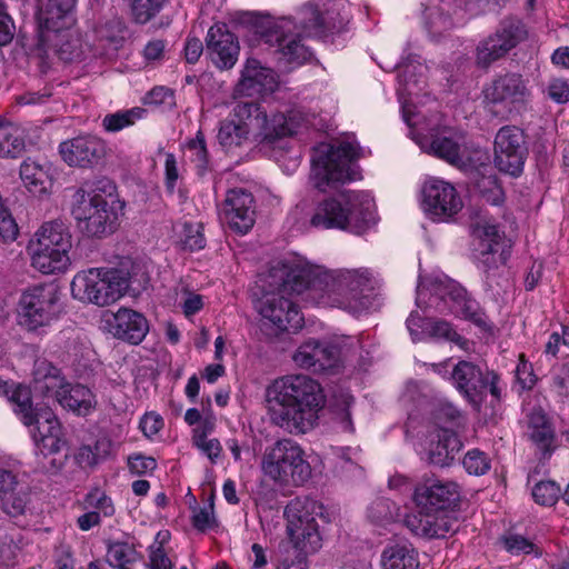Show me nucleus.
<instances>
[{
	"label": "nucleus",
	"instance_id": "f257e3e1",
	"mask_svg": "<svg viewBox=\"0 0 569 569\" xmlns=\"http://www.w3.org/2000/svg\"><path fill=\"white\" fill-rule=\"evenodd\" d=\"M272 277L273 281L292 280L298 291L305 288L298 280L310 277L316 305L341 308L353 315L373 307L380 287L378 276L368 268L327 270L308 263L278 268Z\"/></svg>",
	"mask_w": 569,
	"mask_h": 569
},
{
	"label": "nucleus",
	"instance_id": "f03ea898",
	"mask_svg": "<svg viewBox=\"0 0 569 569\" xmlns=\"http://www.w3.org/2000/svg\"><path fill=\"white\" fill-rule=\"evenodd\" d=\"M270 421L290 435H305L315 428L326 397L320 383L308 375H286L266 389Z\"/></svg>",
	"mask_w": 569,
	"mask_h": 569
},
{
	"label": "nucleus",
	"instance_id": "7ed1b4c3",
	"mask_svg": "<svg viewBox=\"0 0 569 569\" xmlns=\"http://www.w3.org/2000/svg\"><path fill=\"white\" fill-rule=\"evenodd\" d=\"M339 10L333 0L321 3H306L299 9L295 20L282 18L261 31V40L276 47L279 60L292 67L309 61L312 52L301 42V36L322 37L333 32L340 23Z\"/></svg>",
	"mask_w": 569,
	"mask_h": 569
},
{
	"label": "nucleus",
	"instance_id": "20e7f679",
	"mask_svg": "<svg viewBox=\"0 0 569 569\" xmlns=\"http://www.w3.org/2000/svg\"><path fill=\"white\" fill-rule=\"evenodd\" d=\"M297 266H308V263L301 261L278 262L260 279L263 295L258 302V311L260 316L269 321L278 331H297L302 328L303 316L295 300L296 296L302 295L306 301L316 303V298H313L310 292L312 280L310 277L298 280L305 284V288L299 291L295 290V282L292 280L287 281L288 279H283V281H273L272 274L276 269Z\"/></svg>",
	"mask_w": 569,
	"mask_h": 569
},
{
	"label": "nucleus",
	"instance_id": "39448f33",
	"mask_svg": "<svg viewBox=\"0 0 569 569\" xmlns=\"http://www.w3.org/2000/svg\"><path fill=\"white\" fill-rule=\"evenodd\" d=\"M284 517L295 557L282 559L279 569H307V556L322 546L317 518H325V507L316 499L299 497L286 506Z\"/></svg>",
	"mask_w": 569,
	"mask_h": 569
},
{
	"label": "nucleus",
	"instance_id": "423d86ee",
	"mask_svg": "<svg viewBox=\"0 0 569 569\" xmlns=\"http://www.w3.org/2000/svg\"><path fill=\"white\" fill-rule=\"evenodd\" d=\"M376 223L372 198L362 191L345 190L337 198L320 201L310 218L317 229H341L363 233Z\"/></svg>",
	"mask_w": 569,
	"mask_h": 569
},
{
	"label": "nucleus",
	"instance_id": "0eeeda50",
	"mask_svg": "<svg viewBox=\"0 0 569 569\" xmlns=\"http://www.w3.org/2000/svg\"><path fill=\"white\" fill-rule=\"evenodd\" d=\"M360 157L362 150L356 141L346 139L320 144L312 158L311 178L315 187L325 192L338 183L355 180L357 172L353 162Z\"/></svg>",
	"mask_w": 569,
	"mask_h": 569
},
{
	"label": "nucleus",
	"instance_id": "6e6552de",
	"mask_svg": "<svg viewBox=\"0 0 569 569\" xmlns=\"http://www.w3.org/2000/svg\"><path fill=\"white\" fill-rule=\"evenodd\" d=\"M72 236L62 220L43 222L29 242L31 266L43 274L66 271Z\"/></svg>",
	"mask_w": 569,
	"mask_h": 569
},
{
	"label": "nucleus",
	"instance_id": "1a4fd4ad",
	"mask_svg": "<svg viewBox=\"0 0 569 569\" xmlns=\"http://www.w3.org/2000/svg\"><path fill=\"white\" fill-rule=\"evenodd\" d=\"M130 286V274L122 268H89L76 273L71 281L74 299L98 307L118 301Z\"/></svg>",
	"mask_w": 569,
	"mask_h": 569
},
{
	"label": "nucleus",
	"instance_id": "9d476101",
	"mask_svg": "<svg viewBox=\"0 0 569 569\" xmlns=\"http://www.w3.org/2000/svg\"><path fill=\"white\" fill-rule=\"evenodd\" d=\"M71 214L83 234L102 238L116 231L118 206L111 193L79 188L72 196Z\"/></svg>",
	"mask_w": 569,
	"mask_h": 569
},
{
	"label": "nucleus",
	"instance_id": "9b49d317",
	"mask_svg": "<svg viewBox=\"0 0 569 569\" xmlns=\"http://www.w3.org/2000/svg\"><path fill=\"white\" fill-rule=\"evenodd\" d=\"M261 471L278 486H302L311 477V466L303 449L291 439H281L266 448Z\"/></svg>",
	"mask_w": 569,
	"mask_h": 569
},
{
	"label": "nucleus",
	"instance_id": "f8f14e48",
	"mask_svg": "<svg viewBox=\"0 0 569 569\" xmlns=\"http://www.w3.org/2000/svg\"><path fill=\"white\" fill-rule=\"evenodd\" d=\"M18 323L28 331L49 327L61 312V291L54 282L26 288L18 302Z\"/></svg>",
	"mask_w": 569,
	"mask_h": 569
},
{
	"label": "nucleus",
	"instance_id": "ddd939ff",
	"mask_svg": "<svg viewBox=\"0 0 569 569\" xmlns=\"http://www.w3.org/2000/svg\"><path fill=\"white\" fill-rule=\"evenodd\" d=\"M529 81L518 72L496 76L483 89L488 110L501 118L520 112L531 100Z\"/></svg>",
	"mask_w": 569,
	"mask_h": 569
},
{
	"label": "nucleus",
	"instance_id": "4468645a",
	"mask_svg": "<svg viewBox=\"0 0 569 569\" xmlns=\"http://www.w3.org/2000/svg\"><path fill=\"white\" fill-rule=\"evenodd\" d=\"M451 380L476 410H480L488 391L496 400L501 398L500 377L495 371H483L473 362L459 361L452 369Z\"/></svg>",
	"mask_w": 569,
	"mask_h": 569
},
{
	"label": "nucleus",
	"instance_id": "2eb2a0df",
	"mask_svg": "<svg viewBox=\"0 0 569 569\" xmlns=\"http://www.w3.org/2000/svg\"><path fill=\"white\" fill-rule=\"evenodd\" d=\"M525 24L513 18L503 19L496 31L479 42L476 49V62L481 68H488L516 48L525 38Z\"/></svg>",
	"mask_w": 569,
	"mask_h": 569
},
{
	"label": "nucleus",
	"instance_id": "dca6fc26",
	"mask_svg": "<svg viewBox=\"0 0 569 569\" xmlns=\"http://www.w3.org/2000/svg\"><path fill=\"white\" fill-rule=\"evenodd\" d=\"M525 134L516 126H503L495 137V164L499 171L518 177L525 164Z\"/></svg>",
	"mask_w": 569,
	"mask_h": 569
},
{
	"label": "nucleus",
	"instance_id": "f3484780",
	"mask_svg": "<svg viewBox=\"0 0 569 569\" xmlns=\"http://www.w3.org/2000/svg\"><path fill=\"white\" fill-rule=\"evenodd\" d=\"M462 206V199L451 183L437 178L423 183L422 208L433 221H448Z\"/></svg>",
	"mask_w": 569,
	"mask_h": 569
},
{
	"label": "nucleus",
	"instance_id": "a211bd4d",
	"mask_svg": "<svg viewBox=\"0 0 569 569\" xmlns=\"http://www.w3.org/2000/svg\"><path fill=\"white\" fill-rule=\"evenodd\" d=\"M412 499L419 510L448 512L460 499V487L451 480L423 478L415 487Z\"/></svg>",
	"mask_w": 569,
	"mask_h": 569
},
{
	"label": "nucleus",
	"instance_id": "6ab92c4d",
	"mask_svg": "<svg viewBox=\"0 0 569 569\" xmlns=\"http://www.w3.org/2000/svg\"><path fill=\"white\" fill-rule=\"evenodd\" d=\"M59 153L69 167L91 169L104 159L107 143L97 136L81 134L62 141Z\"/></svg>",
	"mask_w": 569,
	"mask_h": 569
},
{
	"label": "nucleus",
	"instance_id": "aec40b11",
	"mask_svg": "<svg viewBox=\"0 0 569 569\" xmlns=\"http://www.w3.org/2000/svg\"><path fill=\"white\" fill-rule=\"evenodd\" d=\"M345 353L339 342L310 339L298 347L292 360L302 369L322 372L338 367Z\"/></svg>",
	"mask_w": 569,
	"mask_h": 569
},
{
	"label": "nucleus",
	"instance_id": "412c9836",
	"mask_svg": "<svg viewBox=\"0 0 569 569\" xmlns=\"http://www.w3.org/2000/svg\"><path fill=\"white\" fill-rule=\"evenodd\" d=\"M220 214L230 229L241 234L247 233L256 220L252 193L242 188L229 190L221 204Z\"/></svg>",
	"mask_w": 569,
	"mask_h": 569
},
{
	"label": "nucleus",
	"instance_id": "4be33fe9",
	"mask_svg": "<svg viewBox=\"0 0 569 569\" xmlns=\"http://www.w3.org/2000/svg\"><path fill=\"white\" fill-rule=\"evenodd\" d=\"M206 50L212 63L223 70L231 69L236 64L240 46L226 23H216L208 30Z\"/></svg>",
	"mask_w": 569,
	"mask_h": 569
},
{
	"label": "nucleus",
	"instance_id": "5701e85b",
	"mask_svg": "<svg viewBox=\"0 0 569 569\" xmlns=\"http://www.w3.org/2000/svg\"><path fill=\"white\" fill-rule=\"evenodd\" d=\"M451 302H440L437 306V312L440 315H452L457 318L467 320L477 326L482 331L491 330V322L480 307L462 286L451 287Z\"/></svg>",
	"mask_w": 569,
	"mask_h": 569
},
{
	"label": "nucleus",
	"instance_id": "b1692460",
	"mask_svg": "<svg viewBox=\"0 0 569 569\" xmlns=\"http://www.w3.org/2000/svg\"><path fill=\"white\" fill-rule=\"evenodd\" d=\"M277 73L263 67L257 59H248L234 88L240 97H258L272 93L278 88Z\"/></svg>",
	"mask_w": 569,
	"mask_h": 569
},
{
	"label": "nucleus",
	"instance_id": "393cba45",
	"mask_svg": "<svg viewBox=\"0 0 569 569\" xmlns=\"http://www.w3.org/2000/svg\"><path fill=\"white\" fill-rule=\"evenodd\" d=\"M461 446L457 433L446 428H432L422 442L427 461L438 467L449 466L460 451Z\"/></svg>",
	"mask_w": 569,
	"mask_h": 569
},
{
	"label": "nucleus",
	"instance_id": "a878e982",
	"mask_svg": "<svg viewBox=\"0 0 569 569\" xmlns=\"http://www.w3.org/2000/svg\"><path fill=\"white\" fill-rule=\"evenodd\" d=\"M407 528L417 537L427 539L445 538L458 528L457 518L448 512L419 510L405 519Z\"/></svg>",
	"mask_w": 569,
	"mask_h": 569
},
{
	"label": "nucleus",
	"instance_id": "bb28decb",
	"mask_svg": "<svg viewBox=\"0 0 569 569\" xmlns=\"http://www.w3.org/2000/svg\"><path fill=\"white\" fill-rule=\"evenodd\" d=\"M32 426H34L32 437L40 453L47 456L61 450L64 443L61 438V425L50 408H38Z\"/></svg>",
	"mask_w": 569,
	"mask_h": 569
},
{
	"label": "nucleus",
	"instance_id": "cd10ccee",
	"mask_svg": "<svg viewBox=\"0 0 569 569\" xmlns=\"http://www.w3.org/2000/svg\"><path fill=\"white\" fill-rule=\"evenodd\" d=\"M107 323L109 331L117 339L131 345H139L149 330L144 316L128 308H120L112 313Z\"/></svg>",
	"mask_w": 569,
	"mask_h": 569
},
{
	"label": "nucleus",
	"instance_id": "c85d7f7f",
	"mask_svg": "<svg viewBox=\"0 0 569 569\" xmlns=\"http://www.w3.org/2000/svg\"><path fill=\"white\" fill-rule=\"evenodd\" d=\"M67 383L61 370L46 359H37L32 370V388L34 392L57 399Z\"/></svg>",
	"mask_w": 569,
	"mask_h": 569
},
{
	"label": "nucleus",
	"instance_id": "c756f323",
	"mask_svg": "<svg viewBox=\"0 0 569 569\" xmlns=\"http://www.w3.org/2000/svg\"><path fill=\"white\" fill-rule=\"evenodd\" d=\"M461 286L457 281L446 276H433L421 278L417 287V301L418 303L425 302L428 297V307L437 311V306L440 302L449 305L451 302V287Z\"/></svg>",
	"mask_w": 569,
	"mask_h": 569
},
{
	"label": "nucleus",
	"instance_id": "7c9ffc66",
	"mask_svg": "<svg viewBox=\"0 0 569 569\" xmlns=\"http://www.w3.org/2000/svg\"><path fill=\"white\" fill-rule=\"evenodd\" d=\"M56 400L62 408L83 417L97 407L96 396L88 387L68 381Z\"/></svg>",
	"mask_w": 569,
	"mask_h": 569
},
{
	"label": "nucleus",
	"instance_id": "2f4dec72",
	"mask_svg": "<svg viewBox=\"0 0 569 569\" xmlns=\"http://www.w3.org/2000/svg\"><path fill=\"white\" fill-rule=\"evenodd\" d=\"M229 119L246 126L250 132L268 137L271 134L269 121L264 111L253 101H240L234 107Z\"/></svg>",
	"mask_w": 569,
	"mask_h": 569
},
{
	"label": "nucleus",
	"instance_id": "473e14b6",
	"mask_svg": "<svg viewBox=\"0 0 569 569\" xmlns=\"http://www.w3.org/2000/svg\"><path fill=\"white\" fill-rule=\"evenodd\" d=\"M77 0H49L47 9L39 13V24L44 32H59L69 24V13Z\"/></svg>",
	"mask_w": 569,
	"mask_h": 569
},
{
	"label": "nucleus",
	"instance_id": "72a5a7b5",
	"mask_svg": "<svg viewBox=\"0 0 569 569\" xmlns=\"http://www.w3.org/2000/svg\"><path fill=\"white\" fill-rule=\"evenodd\" d=\"M381 566L382 569H418V552L408 542L389 545L382 551Z\"/></svg>",
	"mask_w": 569,
	"mask_h": 569
},
{
	"label": "nucleus",
	"instance_id": "f704fd0d",
	"mask_svg": "<svg viewBox=\"0 0 569 569\" xmlns=\"http://www.w3.org/2000/svg\"><path fill=\"white\" fill-rule=\"evenodd\" d=\"M24 148L22 130L17 124L0 119V157L18 158Z\"/></svg>",
	"mask_w": 569,
	"mask_h": 569
},
{
	"label": "nucleus",
	"instance_id": "c9c22d12",
	"mask_svg": "<svg viewBox=\"0 0 569 569\" xmlns=\"http://www.w3.org/2000/svg\"><path fill=\"white\" fill-rule=\"evenodd\" d=\"M20 177L32 192H46L51 184L48 168L30 158L21 163Z\"/></svg>",
	"mask_w": 569,
	"mask_h": 569
},
{
	"label": "nucleus",
	"instance_id": "e433bc0d",
	"mask_svg": "<svg viewBox=\"0 0 569 569\" xmlns=\"http://www.w3.org/2000/svg\"><path fill=\"white\" fill-rule=\"evenodd\" d=\"M178 244L188 251H198L204 248L206 238L203 224L197 221H181L176 226Z\"/></svg>",
	"mask_w": 569,
	"mask_h": 569
},
{
	"label": "nucleus",
	"instance_id": "4c0bfd02",
	"mask_svg": "<svg viewBox=\"0 0 569 569\" xmlns=\"http://www.w3.org/2000/svg\"><path fill=\"white\" fill-rule=\"evenodd\" d=\"M147 111L141 107H133L127 110H119L109 113L102 119V127L108 132H118L127 127L133 126L138 120L146 117Z\"/></svg>",
	"mask_w": 569,
	"mask_h": 569
},
{
	"label": "nucleus",
	"instance_id": "58836bf2",
	"mask_svg": "<svg viewBox=\"0 0 569 569\" xmlns=\"http://www.w3.org/2000/svg\"><path fill=\"white\" fill-rule=\"evenodd\" d=\"M250 133L246 126L236 123L234 119H227L221 122L218 140L224 149L230 150L247 141Z\"/></svg>",
	"mask_w": 569,
	"mask_h": 569
},
{
	"label": "nucleus",
	"instance_id": "ea45409f",
	"mask_svg": "<svg viewBox=\"0 0 569 569\" xmlns=\"http://www.w3.org/2000/svg\"><path fill=\"white\" fill-rule=\"evenodd\" d=\"M133 22L146 24L163 9L167 0H124Z\"/></svg>",
	"mask_w": 569,
	"mask_h": 569
},
{
	"label": "nucleus",
	"instance_id": "a19ab883",
	"mask_svg": "<svg viewBox=\"0 0 569 569\" xmlns=\"http://www.w3.org/2000/svg\"><path fill=\"white\" fill-rule=\"evenodd\" d=\"M96 36L101 41H107L118 48L126 38L127 26L123 19L111 17L96 27Z\"/></svg>",
	"mask_w": 569,
	"mask_h": 569
},
{
	"label": "nucleus",
	"instance_id": "79ce46f5",
	"mask_svg": "<svg viewBox=\"0 0 569 569\" xmlns=\"http://www.w3.org/2000/svg\"><path fill=\"white\" fill-rule=\"evenodd\" d=\"M509 257L510 251L502 243H489L486 248H480L478 259L483 271L489 274L491 270L506 264Z\"/></svg>",
	"mask_w": 569,
	"mask_h": 569
},
{
	"label": "nucleus",
	"instance_id": "37998d69",
	"mask_svg": "<svg viewBox=\"0 0 569 569\" xmlns=\"http://www.w3.org/2000/svg\"><path fill=\"white\" fill-rule=\"evenodd\" d=\"M426 332L433 338L437 339H443L447 341H451L459 346L461 349H467L469 341L463 338L461 335H459L453 326L446 321L440 319H430L428 320Z\"/></svg>",
	"mask_w": 569,
	"mask_h": 569
},
{
	"label": "nucleus",
	"instance_id": "c03bdc74",
	"mask_svg": "<svg viewBox=\"0 0 569 569\" xmlns=\"http://www.w3.org/2000/svg\"><path fill=\"white\" fill-rule=\"evenodd\" d=\"M10 400L14 405V412L20 416L21 421L31 427L38 408L32 407L30 390L27 387L18 386L12 391Z\"/></svg>",
	"mask_w": 569,
	"mask_h": 569
},
{
	"label": "nucleus",
	"instance_id": "a18cd8bd",
	"mask_svg": "<svg viewBox=\"0 0 569 569\" xmlns=\"http://www.w3.org/2000/svg\"><path fill=\"white\" fill-rule=\"evenodd\" d=\"M139 559V552L134 546L123 541H114L108 545L107 562L111 567L130 565Z\"/></svg>",
	"mask_w": 569,
	"mask_h": 569
},
{
	"label": "nucleus",
	"instance_id": "49530a36",
	"mask_svg": "<svg viewBox=\"0 0 569 569\" xmlns=\"http://www.w3.org/2000/svg\"><path fill=\"white\" fill-rule=\"evenodd\" d=\"M445 4L446 1H442V6L430 7L425 12V24L432 36H440L453 27L451 16L445 12Z\"/></svg>",
	"mask_w": 569,
	"mask_h": 569
},
{
	"label": "nucleus",
	"instance_id": "de8ad7c7",
	"mask_svg": "<svg viewBox=\"0 0 569 569\" xmlns=\"http://www.w3.org/2000/svg\"><path fill=\"white\" fill-rule=\"evenodd\" d=\"M429 148L435 156L450 163L461 161L460 143L452 137L437 136L432 139Z\"/></svg>",
	"mask_w": 569,
	"mask_h": 569
},
{
	"label": "nucleus",
	"instance_id": "09e8293b",
	"mask_svg": "<svg viewBox=\"0 0 569 569\" xmlns=\"http://www.w3.org/2000/svg\"><path fill=\"white\" fill-rule=\"evenodd\" d=\"M476 189L481 198L491 204L498 206L505 200V192L493 174H482L476 181Z\"/></svg>",
	"mask_w": 569,
	"mask_h": 569
},
{
	"label": "nucleus",
	"instance_id": "8fccbe9b",
	"mask_svg": "<svg viewBox=\"0 0 569 569\" xmlns=\"http://www.w3.org/2000/svg\"><path fill=\"white\" fill-rule=\"evenodd\" d=\"M83 503L86 509L96 511L100 517H112L116 511L112 499L99 488L91 489Z\"/></svg>",
	"mask_w": 569,
	"mask_h": 569
},
{
	"label": "nucleus",
	"instance_id": "3c124183",
	"mask_svg": "<svg viewBox=\"0 0 569 569\" xmlns=\"http://www.w3.org/2000/svg\"><path fill=\"white\" fill-rule=\"evenodd\" d=\"M560 486L553 480H541L531 488V496L536 503L545 507L553 506L560 498Z\"/></svg>",
	"mask_w": 569,
	"mask_h": 569
},
{
	"label": "nucleus",
	"instance_id": "603ef678",
	"mask_svg": "<svg viewBox=\"0 0 569 569\" xmlns=\"http://www.w3.org/2000/svg\"><path fill=\"white\" fill-rule=\"evenodd\" d=\"M188 149L191 152V161L194 163L198 174L203 176L209 170V154L201 131H198L194 139L189 141Z\"/></svg>",
	"mask_w": 569,
	"mask_h": 569
},
{
	"label": "nucleus",
	"instance_id": "864d4df0",
	"mask_svg": "<svg viewBox=\"0 0 569 569\" xmlns=\"http://www.w3.org/2000/svg\"><path fill=\"white\" fill-rule=\"evenodd\" d=\"M2 510L10 517H18L26 512L29 503V495L26 491H16L14 489L9 490L0 498Z\"/></svg>",
	"mask_w": 569,
	"mask_h": 569
},
{
	"label": "nucleus",
	"instance_id": "5fc2aeb1",
	"mask_svg": "<svg viewBox=\"0 0 569 569\" xmlns=\"http://www.w3.org/2000/svg\"><path fill=\"white\" fill-rule=\"evenodd\" d=\"M462 465L469 475L482 476L489 471L491 461L483 451L472 449L466 453Z\"/></svg>",
	"mask_w": 569,
	"mask_h": 569
},
{
	"label": "nucleus",
	"instance_id": "6e6d98bb",
	"mask_svg": "<svg viewBox=\"0 0 569 569\" xmlns=\"http://www.w3.org/2000/svg\"><path fill=\"white\" fill-rule=\"evenodd\" d=\"M529 435L532 442L541 451L542 458H549L556 449V435L552 426L550 425L547 427L538 428L537 430L531 431Z\"/></svg>",
	"mask_w": 569,
	"mask_h": 569
},
{
	"label": "nucleus",
	"instance_id": "4d7b16f0",
	"mask_svg": "<svg viewBox=\"0 0 569 569\" xmlns=\"http://www.w3.org/2000/svg\"><path fill=\"white\" fill-rule=\"evenodd\" d=\"M18 224L0 196V240L13 241L18 236Z\"/></svg>",
	"mask_w": 569,
	"mask_h": 569
},
{
	"label": "nucleus",
	"instance_id": "13d9d810",
	"mask_svg": "<svg viewBox=\"0 0 569 569\" xmlns=\"http://www.w3.org/2000/svg\"><path fill=\"white\" fill-rule=\"evenodd\" d=\"M551 390L560 397H569V366L561 365L551 372Z\"/></svg>",
	"mask_w": 569,
	"mask_h": 569
},
{
	"label": "nucleus",
	"instance_id": "bf43d9fd",
	"mask_svg": "<svg viewBox=\"0 0 569 569\" xmlns=\"http://www.w3.org/2000/svg\"><path fill=\"white\" fill-rule=\"evenodd\" d=\"M505 548L512 555H540L535 543L519 535H512L505 539Z\"/></svg>",
	"mask_w": 569,
	"mask_h": 569
},
{
	"label": "nucleus",
	"instance_id": "052dcab7",
	"mask_svg": "<svg viewBox=\"0 0 569 569\" xmlns=\"http://www.w3.org/2000/svg\"><path fill=\"white\" fill-rule=\"evenodd\" d=\"M149 106H172L174 103L173 92L167 87H154L142 99Z\"/></svg>",
	"mask_w": 569,
	"mask_h": 569
},
{
	"label": "nucleus",
	"instance_id": "680f3d73",
	"mask_svg": "<svg viewBox=\"0 0 569 569\" xmlns=\"http://www.w3.org/2000/svg\"><path fill=\"white\" fill-rule=\"evenodd\" d=\"M547 96L557 103L569 101V83L565 79L556 78L550 80L547 87Z\"/></svg>",
	"mask_w": 569,
	"mask_h": 569
},
{
	"label": "nucleus",
	"instance_id": "e2e57ef3",
	"mask_svg": "<svg viewBox=\"0 0 569 569\" xmlns=\"http://www.w3.org/2000/svg\"><path fill=\"white\" fill-rule=\"evenodd\" d=\"M475 232L480 238L481 248H486L489 243H501V236L497 224L489 222L478 223Z\"/></svg>",
	"mask_w": 569,
	"mask_h": 569
},
{
	"label": "nucleus",
	"instance_id": "0e129e2a",
	"mask_svg": "<svg viewBox=\"0 0 569 569\" xmlns=\"http://www.w3.org/2000/svg\"><path fill=\"white\" fill-rule=\"evenodd\" d=\"M129 470L134 475H144L157 468V461L152 457L143 455L131 456L128 460Z\"/></svg>",
	"mask_w": 569,
	"mask_h": 569
},
{
	"label": "nucleus",
	"instance_id": "69168bd1",
	"mask_svg": "<svg viewBox=\"0 0 569 569\" xmlns=\"http://www.w3.org/2000/svg\"><path fill=\"white\" fill-rule=\"evenodd\" d=\"M162 427L163 419L156 412H148L140 420V429L148 438L157 435Z\"/></svg>",
	"mask_w": 569,
	"mask_h": 569
},
{
	"label": "nucleus",
	"instance_id": "338daca9",
	"mask_svg": "<svg viewBox=\"0 0 569 569\" xmlns=\"http://www.w3.org/2000/svg\"><path fill=\"white\" fill-rule=\"evenodd\" d=\"M173 562L162 546L151 547L149 552V569H172Z\"/></svg>",
	"mask_w": 569,
	"mask_h": 569
},
{
	"label": "nucleus",
	"instance_id": "774afa93",
	"mask_svg": "<svg viewBox=\"0 0 569 569\" xmlns=\"http://www.w3.org/2000/svg\"><path fill=\"white\" fill-rule=\"evenodd\" d=\"M192 525L200 531H206L214 526L213 505L199 509L192 517Z\"/></svg>",
	"mask_w": 569,
	"mask_h": 569
}]
</instances>
